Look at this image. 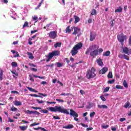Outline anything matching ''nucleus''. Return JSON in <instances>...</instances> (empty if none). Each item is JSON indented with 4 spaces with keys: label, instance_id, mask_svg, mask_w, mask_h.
Segmentation results:
<instances>
[{
    "label": "nucleus",
    "instance_id": "6",
    "mask_svg": "<svg viewBox=\"0 0 131 131\" xmlns=\"http://www.w3.org/2000/svg\"><path fill=\"white\" fill-rule=\"evenodd\" d=\"M48 35L52 39H55L57 37V32L56 31H51Z\"/></svg>",
    "mask_w": 131,
    "mask_h": 131
},
{
    "label": "nucleus",
    "instance_id": "52",
    "mask_svg": "<svg viewBox=\"0 0 131 131\" xmlns=\"http://www.w3.org/2000/svg\"><path fill=\"white\" fill-rule=\"evenodd\" d=\"M128 106H129V102H127L125 103V104L124 107L125 108H127V107H128Z\"/></svg>",
    "mask_w": 131,
    "mask_h": 131
},
{
    "label": "nucleus",
    "instance_id": "25",
    "mask_svg": "<svg viewBox=\"0 0 131 131\" xmlns=\"http://www.w3.org/2000/svg\"><path fill=\"white\" fill-rule=\"evenodd\" d=\"M94 15H97V10L96 9L92 10L91 16H94Z\"/></svg>",
    "mask_w": 131,
    "mask_h": 131
},
{
    "label": "nucleus",
    "instance_id": "2",
    "mask_svg": "<svg viewBox=\"0 0 131 131\" xmlns=\"http://www.w3.org/2000/svg\"><path fill=\"white\" fill-rule=\"evenodd\" d=\"M82 46L83 45L81 42H80L75 45L71 51L72 55L75 56V55L78 53V50H80V49L82 48Z\"/></svg>",
    "mask_w": 131,
    "mask_h": 131
},
{
    "label": "nucleus",
    "instance_id": "23",
    "mask_svg": "<svg viewBox=\"0 0 131 131\" xmlns=\"http://www.w3.org/2000/svg\"><path fill=\"white\" fill-rule=\"evenodd\" d=\"M4 71L0 69V80H3V75H4Z\"/></svg>",
    "mask_w": 131,
    "mask_h": 131
},
{
    "label": "nucleus",
    "instance_id": "20",
    "mask_svg": "<svg viewBox=\"0 0 131 131\" xmlns=\"http://www.w3.org/2000/svg\"><path fill=\"white\" fill-rule=\"evenodd\" d=\"M27 88L28 89V90H29V91H30V92H33V93H38V92H37V91H36L35 89H32L30 87H27Z\"/></svg>",
    "mask_w": 131,
    "mask_h": 131
},
{
    "label": "nucleus",
    "instance_id": "47",
    "mask_svg": "<svg viewBox=\"0 0 131 131\" xmlns=\"http://www.w3.org/2000/svg\"><path fill=\"white\" fill-rule=\"evenodd\" d=\"M114 21H115V19H112L111 21L110 22V24L112 27H113V26H114V23H113L114 22Z\"/></svg>",
    "mask_w": 131,
    "mask_h": 131
},
{
    "label": "nucleus",
    "instance_id": "28",
    "mask_svg": "<svg viewBox=\"0 0 131 131\" xmlns=\"http://www.w3.org/2000/svg\"><path fill=\"white\" fill-rule=\"evenodd\" d=\"M56 65L57 68L63 67V63L62 62H56Z\"/></svg>",
    "mask_w": 131,
    "mask_h": 131
},
{
    "label": "nucleus",
    "instance_id": "55",
    "mask_svg": "<svg viewBox=\"0 0 131 131\" xmlns=\"http://www.w3.org/2000/svg\"><path fill=\"white\" fill-rule=\"evenodd\" d=\"M32 109H34L35 110H40L41 109V107H35V106H32Z\"/></svg>",
    "mask_w": 131,
    "mask_h": 131
},
{
    "label": "nucleus",
    "instance_id": "48",
    "mask_svg": "<svg viewBox=\"0 0 131 131\" xmlns=\"http://www.w3.org/2000/svg\"><path fill=\"white\" fill-rule=\"evenodd\" d=\"M95 114H96V113L95 112H93L90 113V117H94V116H95Z\"/></svg>",
    "mask_w": 131,
    "mask_h": 131
},
{
    "label": "nucleus",
    "instance_id": "41",
    "mask_svg": "<svg viewBox=\"0 0 131 131\" xmlns=\"http://www.w3.org/2000/svg\"><path fill=\"white\" fill-rule=\"evenodd\" d=\"M40 112H41V113H48V112H49V111L47 110H41L40 111Z\"/></svg>",
    "mask_w": 131,
    "mask_h": 131
},
{
    "label": "nucleus",
    "instance_id": "46",
    "mask_svg": "<svg viewBox=\"0 0 131 131\" xmlns=\"http://www.w3.org/2000/svg\"><path fill=\"white\" fill-rule=\"evenodd\" d=\"M36 101L38 103V104H42L44 102H46V101L43 100L39 101V99H36Z\"/></svg>",
    "mask_w": 131,
    "mask_h": 131
},
{
    "label": "nucleus",
    "instance_id": "15",
    "mask_svg": "<svg viewBox=\"0 0 131 131\" xmlns=\"http://www.w3.org/2000/svg\"><path fill=\"white\" fill-rule=\"evenodd\" d=\"M72 30V29H70V26H68L66 29V33H70Z\"/></svg>",
    "mask_w": 131,
    "mask_h": 131
},
{
    "label": "nucleus",
    "instance_id": "31",
    "mask_svg": "<svg viewBox=\"0 0 131 131\" xmlns=\"http://www.w3.org/2000/svg\"><path fill=\"white\" fill-rule=\"evenodd\" d=\"M43 2V0H41V2L39 4V5L37 6V7L35 8V10H38L39 8H40L41 7V5Z\"/></svg>",
    "mask_w": 131,
    "mask_h": 131
},
{
    "label": "nucleus",
    "instance_id": "34",
    "mask_svg": "<svg viewBox=\"0 0 131 131\" xmlns=\"http://www.w3.org/2000/svg\"><path fill=\"white\" fill-rule=\"evenodd\" d=\"M25 27H29V26H28V22L25 21L24 25L23 26V28L24 29Z\"/></svg>",
    "mask_w": 131,
    "mask_h": 131
},
{
    "label": "nucleus",
    "instance_id": "21",
    "mask_svg": "<svg viewBox=\"0 0 131 131\" xmlns=\"http://www.w3.org/2000/svg\"><path fill=\"white\" fill-rule=\"evenodd\" d=\"M14 105L15 106H21V105H22V102L21 101H15L14 102Z\"/></svg>",
    "mask_w": 131,
    "mask_h": 131
},
{
    "label": "nucleus",
    "instance_id": "63",
    "mask_svg": "<svg viewBox=\"0 0 131 131\" xmlns=\"http://www.w3.org/2000/svg\"><path fill=\"white\" fill-rule=\"evenodd\" d=\"M54 63H52L51 64L46 65V67H54Z\"/></svg>",
    "mask_w": 131,
    "mask_h": 131
},
{
    "label": "nucleus",
    "instance_id": "53",
    "mask_svg": "<svg viewBox=\"0 0 131 131\" xmlns=\"http://www.w3.org/2000/svg\"><path fill=\"white\" fill-rule=\"evenodd\" d=\"M80 124L82 126H83V127H89V125H85L83 124V123H81Z\"/></svg>",
    "mask_w": 131,
    "mask_h": 131
},
{
    "label": "nucleus",
    "instance_id": "5",
    "mask_svg": "<svg viewBox=\"0 0 131 131\" xmlns=\"http://www.w3.org/2000/svg\"><path fill=\"white\" fill-rule=\"evenodd\" d=\"M117 38L118 41L120 42L122 46V48H123V46L124 45V40H126V39H127V36L126 35H124L123 33H122L117 36Z\"/></svg>",
    "mask_w": 131,
    "mask_h": 131
},
{
    "label": "nucleus",
    "instance_id": "35",
    "mask_svg": "<svg viewBox=\"0 0 131 131\" xmlns=\"http://www.w3.org/2000/svg\"><path fill=\"white\" fill-rule=\"evenodd\" d=\"M33 77H35V78H40V79H45V77H40L37 75H33Z\"/></svg>",
    "mask_w": 131,
    "mask_h": 131
},
{
    "label": "nucleus",
    "instance_id": "26",
    "mask_svg": "<svg viewBox=\"0 0 131 131\" xmlns=\"http://www.w3.org/2000/svg\"><path fill=\"white\" fill-rule=\"evenodd\" d=\"M12 67H18V63L16 62H11Z\"/></svg>",
    "mask_w": 131,
    "mask_h": 131
},
{
    "label": "nucleus",
    "instance_id": "19",
    "mask_svg": "<svg viewBox=\"0 0 131 131\" xmlns=\"http://www.w3.org/2000/svg\"><path fill=\"white\" fill-rule=\"evenodd\" d=\"M27 54L28 56H29V59H31V60H32L34 58V57H33V55L32 54V53L30 52H27Z\"/></svg>",
    "mask_w": 131,
    "mask_h": 131
},
{
    "label": "nucleus",
    "instance_id": "18",
    "mask_svg": "<svg viewBox=\"0 0 131 131\" xmlns=\"http://www.w3.org/2000/svg\"><path fill=\"white\" fill-rule=\"evenodd\" d=\"M111 52L109 51H107L105 52H103V56H104L105 57H108L110 56Z\"/></svg>",
    "mask_w": 131,
    "mask_h": 131
},
{
    "label": "nucleus",
    "instance_id": "42",
    "mask_svg": "<svg viewBox=\"0 0 131 131\" xmlns=\"http://www.w3.org/2000/svg\"><path fill=\"white\" fill-rule=\"evenodd\" d=\"M115 81V80L114 79H112L111 80H108L107 81V82L108 83H110V84H112L114 83Z\"/></svg>",
    "mask_w": 131,
    "mask_h": 131
},
{
    "label": "nucleus",
    "instance_id": "36",
    "mask_svg": "<svg viewBox=\"0 0 131 131\" xmlns=\"http://www.w3.org/2000/svg\"><path fill=\"white\" fill-rule=\"evenodd\" d=\"M123 84L124 88H128V85H127V83L126 80H124Z\"/></svg>",
    "mask_w": 131,
    "mask_h": 131
},
{
    "label": "nucleus",
    "instance_id": "17",
    "mask_svg": "<svg viewBox=\"0 0 131 131\" xmlns=\"http://www.w3.org/2000/svg\"><path fill=\"white\" fill-rule=\"evenodd\" d=\"M115 13H121L122 12V8L121 7H119L118 9L115 10Z\"/></svg>",
    "mask_w": 131,
    "mask_h": 131
},
{
    "label": "nucleus",
    "instance_id": "13",
    "mask_svg": "<svg viewBox=\"0 0 131 131\" xmlns=\"http://www.w3.org/2000/svg\"><path fill=\"white\" fill-rule=\"evenodd\" d=\"M74 18L75 19V21H74L75 24H76V23L80 21V18H79V17L77 15H74Z\"/></svg>",
    "mask_w": 131,
    "mask_h": 131
},
{
    "label": "nucleus",
    "instance_id": "30",
    "mask_svg": "<svg viewBox=\"0 0 131 131\" xmlns=\"http://www.w3.org/2000/svg\"><path fill=\"white\" fill-rule=\"evenodd\" d=\"M122 56L123 57L124 59H125V60H127V61H129V57H128V56L125 54H124Z\"/></svg>",
    "mask_w": 131,
    "mask_h": 131
},
{
    "label": "nucleus",
    "instance_id": "39",
    "mask_svg": "<svg viewBox=\"0 0 131 131\" xmlns=\"http://www.w3.org/2000/svg\"><path fill=\"white\" fill-rule=\"evenodd\" d=\"M33 75H29V77H30V80H31V81H34V79H33Z\"/></svg>",
    "mask_w": 131,
    "mask_h": 131
},
{
    "label": "nucleus",
    "instance_id": "58",
    "mask_svg": "<svg viewBox=\"0 0 131 131\" xmlns=\"http://www.w3.org/2000/svg\"><path fill=\"white\" fill-rule=\"evenodd\" d=\"M46 103L47 104H56V102H54V101H46Z\"/></svg>",
    "mask_w": 131,
    "mask_h": 131
},
{
    "label": "nucleus",
    "instance_id": "37",
    "mask_svg": "<svg viewBox=\"0 0 131 131\" xmlns=\"http://www.w3.org/2000/svg\"><path fill=\"white\" fill-rule=\"evenodd\" d=\"M116 88L118 90H122V89H123V86H121L120 85H117L116 86Z\"/></svg>",
    "mask_w": 131,
    "mask_h": 131
},
{
    "label": "nucleus",
    "instance_id": "32",
    "mask_svg": "<svg viewBox=\"0 0 131 131\" xmlns=\"http://www.w3.org/2000/svg\"><path fill=\"white\" fill-rule=\"evenodd\" d=\"M107 77L108 78H113V75H112V72H110L108 74H107Z\"/></svg>",
    "mask_w": 131,
    "mask_h": 131
},
{
    "label": "nucleus",
    "instance_id": "40",
    "mask_svg": "<svg viewBox=\"0 0 131 131\" xmlns=\"http://www.w3.org/2000/svg\"><path fill=\"white\" fill-rule=\"evenodd\" d=\"M110 89V87L105 88L103 91V93H107V92H109Z\"/></svg>",
    "mask_w": 131,
    "mask_h": 131
},
{
    "label": "nucleus",
    "instance_id": "1",
    "mask_svg": "<svg viewBox=\"0 0 131 131\" xmlns=\"http://www.w3.org/2000/svg\"><path fill=\"white\" fill-rule=\"evenodd\" d=\"M49 110L51 112H59L60 113H63V114H67V115H71L74 118V120L75 121H78V118L76 117H78V114H77L75 111L73 110H70V113H69V111L67 110L64 107H62L61 106H55V107H49Z\"/></svg>",
    "mask_w": 131,
    "mask_h": 131
},
{
    "label": "nucleus",
    "instance_id": "38",
    "mask_svg": "<svg viewBox=\"0 0 131 131\" xmlns=\"http://www.w3.org/2000/svg\"><path fill=\"white\" fill-rule=\"evenodd\" d=\"M100 98L101 100H102V101H103V102H106V98H105V97H104V96L101 95L100 96Z\"/></svg>",
    "mask_w": 131,
    "mask_h": 131
},
{
    "label": "nucleus",
    "instance_id": "3",
    "mask_svg": "<svg viewBox=\"0 0 131 131\" xmlns=\"http://www.w3.org/2000/svg\"><path fill=\"white\" fill-rule=\"evenodd\" d=\"M56 56H60V51L55 50L51 53H49L48 55H46V57L48 58L46 59V62H50L53 59V57H56Z\"/></svg>",
    "mask_w": 131,
    "mask_h": 131
},
{
    "label": "nucleus",
    "instance_id": "59",
    "mask_svg": "<svg viewBox=\"0 0 131 131\" xmlns=\"http://www.w3.org/2000/svg\"><path fill=\"white\" fill-rule=\"evenodd\" d=\"M128 45L129 46H131V35L129 36L128 39Z\"/></svg>",
    "mask_w": 131,
    "mask_h": 131
},
{
    "label": "nucleus",
    "instance_id": "43",
    "mask_svg": "<svg viewBox=\"0 0 131 131\" xmlns=\"http://www.w3.org/2000/svg\"><path fill=\"white\" fill-rule=\"evenodd\" d=\"M32 40V38H29L28 39V43L29 45H32L33 43L32 42V41H31Z\"/></svg>",
    "mask_w": 131,
    "mask_h": 131
},
{
    "label": "nucleus",
    "instance_id": "62",
    "mask_svg": "<svg viewBox=\"0 0 131 131\" xmlns=\"http://www.w3.org/2000/svg\"><path fill=\"white\" fill-rule=\"evenodd\" d=\"M32 19H33V20L35 21V20H37L38 17L36 16L35 15L33 17H32Z\"/></svg>",
    "mask_w": 131,
    "mask_h": 131
},
{
    "label": "nucleus",
    "instance_id": "64",
    "mask_svg": "<svg viewBox=\"0 0 131 131\" xmlns=\"http://www.w3.org/2000/svg\"><path fill=\"white\" fill-rule=\"evenodd\" d=\"M11 94H19V92L18 91H11Z\"/></svg>",
    "mask_w": 131,
    "mask_h": 131
},
{
    "label": "nucleus",
    "instance_id": "60",
    "mask_svg": "<svg viewBox=\"0 0 131 131\" xmlns=\"http://www.w3.org/2000/svg\"><path fill=\"white\" fill-rule=\"evenodd\" d=\"M69 95H70V94H69V93H67V94H66V93H61L60 94V96H69Z\"/></svg>",
    "mask_w": 131,
    "mask_h": 131
},
{
    "label": "nucleus",
    "instance_id": "29",
    "mask_svg": "<svg viewBox=\"0 0 131 131\" xmlns=\"http://www.w3.org/2000/svg\"><path fill=\"white\" fill-rule=\"evenodd\" d=\"M30 96L31 97H35V98H41L42 99V97L37 95L36 94H30Z\"/></svg>",
    "mask_w": 131,
    "mask_h": 131
},
{
    "label": "nucleus",
    "instance_id": "51",
    "mask_svg": "<svg viewBox=\"0 0 131 131\" xmlns=\"http://www.w3.org/2000/svg\"><path fill=\"white\" fill-rule=\"evenodd\" d=\"M35 125H39V123H32L30 126H35Z\"/></svg>",
    "mask_w": 131,
    "mask_h": 131
},
{
    "label": "nucleus",
    "instance_id": "54",
    "mask_svg": "<svg viewBox=\"0 0 131 131\" xmlns=\"http://www.w3.org/2000/svg\"><path fill=\"white\" fill-rule=\"evenodd\" d=\"M125 120H126V119L125 118H121L120 119V121L121 122H123V121H125Z\"/></svg>",
    "mask_w": 131,
    "mask_h": 131
},
{
    "label": "nucleus",
    "instance_id": "61",
    "mask_svg": "<svg viewBox=\"0 0 131 131\" xmlns=\"http://www.w3.org/2000/svg\"><path fill=\"white\" fill-rule=\"evenodd\" d=\"M64 60H65V61H66V62H67V63L68 64H69V63L70 62V60H69V59H68V58H66L64 59Z\"/></svg>",
    "mask_w": 131,
    "mask_h": 131
},
{
    "label": "nucleus",
    "instance_id": "16",
    "mask_svg": "<svg viewBox=\"0 0 131 131\" xmlns=\"http://www.w3.org/2000/svg\"><path fill=\"white\" fill-rule=\"evenodd\" d=\"M97 63L99 66H103V61H102V59H101L100 58L97 59Z\"/></svg>",
    "mask_w": 131,
    "mask_h": 131
},
{
    "label": "nucleus",
    "instance_id": "4",
    "mask_svg": "<svg viewBox=\"0 0 131 131\" xmlns=\"http://www.w3.org/2000/svg\"><path fill=\"white\" fill-rule=\"evenodd\" d=\"M96 72V69L94 68H92L91 70H88L86 72V76L88 79L91 78H94L95 77L96 74L95 73Z\"/></svg>",
    "mask_w": 131,
    "mask_h": 131
},
{
    "label": "nucleus",
    "instance_id": "11",
    "mask_svg": "<svg viewBox=\"0 0 131 131\" xmlns=\"http://www.w3.org/2000/svg\"><path fill=\"white\" fill-rule=\"evenodd\" d=\"M96 47H97V45H92L89 48H88L85 53V55H88L89 54H90V50H92V48H96Z\"/></svg>",
    "mask_w": 131,
    "mask_h": 131
},
{
    "label": "nucleus",
    "instance_id": "24",
    "mask_svg": "<svg viewBox=\"0 0 131 131\" xmlns=\"http://www.w3.org/2000/svg\"><path fill=\"white\" fill-rule=\"evenodd\" d=\"M61 45H62L61 42H57L54 45V48H60L61 47Z\"/></svg>",
    "mask_w": 131,
    "mask_h": 131
},
{
    "label": "nucleus",
    "instance_id": "9",
    "mask_svg": "<svg viewBox=\"0 0 131 131\" xmlns=\"http://www.w3.org/2000/svg\"><path fill=\"white\" fill-rule=\"evenodd\" d=\"M97 36V35L96 33H93V32H90V41H94V40L95 38H96V37Z\"/></svg>",
    "mask_w": 131,
    "mask_h": 131
},
{
    "label": "nucleus",
    "instance_id": "56",
    "mask_svg": "<svg viewBox=\"0 0 131 131\" xmlns=\"http://www.w3.org/2000/svg\"><path fill=\"white\" fill-rule=\"evenodd\" d=\"M56 101H57V102H59V103H64V100L62 99H56Z\"/></svg>",
    "mask_w": 131,
    "mask_h": 131
},
{
    "label": "nucleus",
    "instance_id": "45",
    "mask_svg": "<svg viewBox=\"0 0 131 131\" xmlns=\"http://www.w3.org/2000/svg\"><path fill=\"white\" fill-rule=\"evenodd\" d=\"M11 73H12V74H14L15 76H18V72H16V71H11Z\"/></svg>",
    "mask_w": 131,
    "mask_h": 131
},
{
    "label": "nucleus",
    "instance_id": "49",
    "mask_svg": "<svg viewBox=\"0 0 131 131\" xmlns=\"http://www.w3.org/2000/svg\"><path fill=\"white\" fill-rule=\"evenodd\" d=\"M14 58H17L18 57H20V55L19 54V53L16 52L15 55L13 56Z\"/></svg>",
    "mask_w": 131,
    "mask_h": 131
},
{
    "label": "nucleus",
    "instance_id": "8",
    "mask_svg": "<svg viewBox=\"0 0 131 131\" xmlns=\"http://www.w3.org/2000/svg\"><path fill=\"white\" fill-rule=\"evenodd\" d=\"M99 55V51L94 50L90 52V56L92 58H96Z\"/></svg>",
    "mask_w": 131,
    "mask_h": 131
},
{
    "label": "nucleus",
    "instance_id": "57",
    "mask_svg": "<svg viewBox=\"0 0 131 131\" xmlns=\"http://www.w3.org/2000/svg\"><path fill=\"white\" fill-rule=\"evenodd\" d=\"M77 64H78V62H75V63H74L72 66H71V67L73 68L75 67V66H76V65H77Z\"/></svg>",
    "mask_w": 131,
    "mask_h": 131
},
{
    "label": "nucleus",
    "instance_id": "7",
    "mask_svg": "<svg viewBox=\"0 0 131 131\" xmlns=\"http://www.w3.org/2000/svg\"><path fill=\"white\" fill-rule=\"evenodd\" d=\"M71 29L72 30H74V32L72 33L73 35H76V34L80 33V29L78 27H73L71 28Z\"/></svg>",
    "mask_w": 131,
    "mask_h": 131
},
{
    "label": "nucleus",
    "instance_id": "10",
    "mask_svg": "<svg viewBox=\"0 0 131 131\" xmlns=\"http://www.w3.org/2000/svg\"><path fill=\"white\" fill-rule=\"evenodd\" d=\"M108 71V68L104 67L99 71V74H105V73Z\"/></svg>",
    "mask_w": 131,
    "mask_h": 131
},
{
    "label": "nucleus",
    "instance_id": "50",
    "mask_svg": "<svg viewBox=\"0 0 131 131\" xmlns=\"http://www.w3.org/2000/svg\"><path fill=\"white\" fill-rule=\"evenodd\" d=\"M33 114H35L36 115H39L40 113L36 111H33Z\"/></svg>",
    "mask_w": 131,
    "mask_h": 131
},
{
    "label": "nucleus",
    "instance_id": "33",
    "mask_svg": "<svg viewBox=\"0 0 131 131\" xmlns=\"http://www.w3.org/2000/svg\"><path fill=\"white\" fill-rule=\"evenodd\" d=\"M25 113L26 114H33V111H29V110H27L25 111Z\"/></svg>",
    "mask_w": 131,
    "mask_h": 131
},
{
    "label": "nucleus",
    "instance_id": "44",
    "mask_svg": "<svg viewBox=\"0 0 131 131\" xmlns=\"http://www.w3.org/2000/svg\"><path fill=\"white\" fill-rule=\"evenodd\" d=\"M102 128H104V129H106L109 127V125H103L101 126Z\"/></svg>",
    "mask_w": 131,
    "mask_h": 131
},
{
    "label": "nucleus",
    "instance_id": "22",
    "mask_svg": "<svg viewBox=\"0 0 131 131\" xmlns=\"http://www.w3.org/2000/svg\"><path fill=\"white\" fill-rule=\"evenodd\" d=\"M27 127H28V126H19V128L21 130L24 131V130H26V129H27Z\"/></svg>",
    "mask_w": 131,
    "mask_h": 131
},
{
    "label": "nucleus",
    "instance_id": "12",
    "mask_svg": "<svg viewBox=\"0 0 131 131\" xmlns=\"http://www.w3.org/2000/svg\"><path fill=\"white\" fill-rule=\"evenodd\" d=\"M73 127H74V126H73L72 124H69L68 126L62 127V128H66V129H70L71 128H73Z\"/></svg>",
    "mask_w": 131,
    "mask_h": 131
},
{
    "label": "nucleus",
    "instance_id": "27",
    "mask_svg": "<svg viewBox=\"0 0 131 131\" xmlns=\"http://www.w3.org/2000/svg\"><path fill=\"white\" fill-rule=\"evenodd\" d=\"M11 111H12L13 112H15L18 110V108L16 107H15L14 105H13L10 109Z\"/></svg>",
    "mask_w": 131,
    "mask_h": 131
},
{
    "label": "nucleus",
    "instance_id": "14",
    "mask_svg": "<svg viewBox=\"0 0 131 131\" xmlns=\"http://www.w3.org/2000/svg\"><path fill=\"white\" fill-rule=\"evenodd\" d=\"M97 107L99 109H107L108 108V106L106 105H98Z\"/></svg>",
    "mask_w": 131,
    "mask_h": 131
}]
</instances>
